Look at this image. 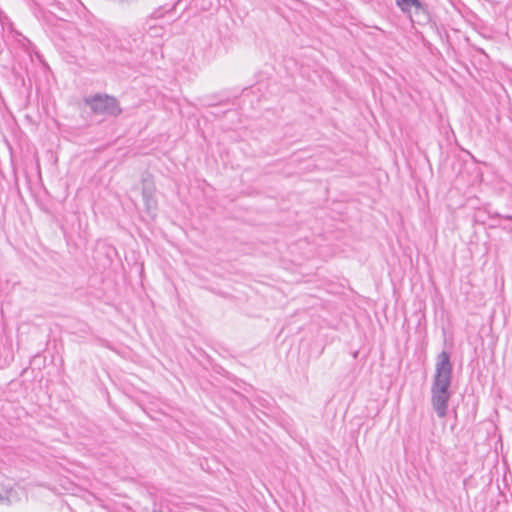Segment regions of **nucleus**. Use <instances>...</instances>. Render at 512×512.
Returning a JSON list of instances; mask_svg holds the SVG:
<instances>
[{
    "label": "nucleus",
    "mask_w": 512,
    "mask_h": 512,
    "mask_svg": "<svg viewBox=\"0 0 512 512\" xmlns=\"http://www.w3.org/2000/svg\"><path fill=\"white\" fill-rule=\"evenodd\" d=\"M451 372L449 356L446 352H441L437 359L436 375L432 386V405L439 417H444L447 412Z\"/></svg>",
    "instance_id": "obj_1"
},
{
    "label": "nucleus",
    "mask_w": 512,
    "mask_h": 512,
    "mask_svg": "<svg viewBox=\"0 0 512 512\" xmlns=\"http://www.w3.org/2000/svg\"><path fill=\"white\" fill-rule=\"evenodd\" d=\"M396 3L404 12H409L412 8H421L419 0H396Z\"/></svg>",
    "instance_id": "obj_3"
},
{
    "label": "nucleus",
    "mask_w": 512,
    "mask_h": 512,
    "mask_svg": "<svg viewBox=\"0 0 512 512\" xmlns=\"http://www.w3.org/2000/svg\"><path fill=\"white\" fill-rule=\"evenodd\" d=\"M89 105L95 113L118 114L120 107L115 98L107 95H97L89 100Z\"/></svg>",
    "instance_id": "obj_2"
}]
</instances>
